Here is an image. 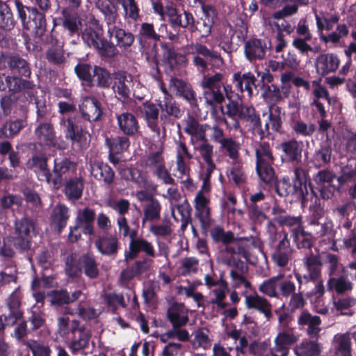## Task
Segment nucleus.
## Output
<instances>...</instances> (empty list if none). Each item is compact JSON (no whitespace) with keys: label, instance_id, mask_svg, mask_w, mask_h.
<instances>
[{"label":"nucleus","instance_id":"f257e3e1","mask_svg":"<svg viewBox=\"0 0 356 356\" xmlns=\"http://www.w3.org/2000/svg\"><path fill=\"white\" fill-rule=\"evenodd\" d=\"M161 47L163 51V65L166 71L174 75H180L185 72L189 63V56H191V65L200 72H204L209 65L218 69L224 65V60L219 52L200 42L184 46L182 53L177 52L172 42H161Z\"/></svg>","mask_w":356,"mask_h":356},{"label":"nucleus","instance_id":"f03ea898","mask_svg":"<svg viewBox=\"0 0 356 356\" xmlns=\"http://www.w3.org/2000/svg\"><path fill=\"white\" fill-rule=\"evenodd\" d=\"M269 245L273 261L280 267L286 266L293 253L289 233L282 230L272 234L269 237Z\"/></svg>","mask_w":356,"mask_h":356},{"label":"nucleus","instance_id":"7ed1b4c3","mask_svg":"<svg viewBox=\"0 0 356 356\" xmlns=\"http://www.w3.org/2000/svg\"><path fill=\"white\" fill-rule=\"evenodd\" d=\"M34 229L32 220L27 218L17 219L14 222V231L5 238V243H11L16 249L27 250L31 247Z\"/></svg>","mask_w":356,"mask_h":356},{"label":"nucleus","instance_id":"20e7f679","mask_svg":"<svg viewBox=\"0 0 356 356\" xmlns=\"http://www.w3.org/2000/svg\"><path fill=\"white\" fill-rule=\"evenodd\" d=\"M16 6L24 28L32 29L36 35H42L46 29L44 15L36 8L24 6L19 2Z\"/></svg>","mask_w":356,"mask_h":356},{"label":"nucleus","instance_id":"39448f33","mask_svg":"<svg viewBox=\"0 0 356 356\" xmlns=\"http://www.w3.org/2000/svg\"><path fill=\"white\" fill-rule=\"evenodd\" d=\"M95 220V212L90 208H84L77 211L76 224L74 227L70 228L68 236L71 242H76L81 237L79 229H82L84 234L92 235L94 234L93 222Z\"/></svg>","mask_w":356,"mask_h":356},{"label":"nucleus","instance_id":"423d86ee","mask_svg":"<svg viewBox=\"0 0 356 356\" xmlns=\"http://www.w3.org/2000/svg\"><path fill=\"white\" fill-rule=\"evenodd\" d=\"M82 38L89 47H92L102 55H108L109 49L113 47L102 38V30L95 22L92 26L86 29L82 34Z\"/></svg>","mask_w":356,"mask_h":356},{"label":"nucleus","instance_id":"0eeeda50","mask_svg":"<svg viewBox=\"0 0 356 356\" xmlns=\"http://www.w3.org/2000/svg\"><path fill=\"white\" fill-rule=\"evenodd\" d=\"M210 199L202 192H197L194 199L195 217L200 223L202 231L207 232L212 225Z\"/></svg>","mask_w":356,"mask_h":356},{"label":"nucleus","instance_id":"6e6552de","mask_svg":"<svg viewBox=\"0 0 356 356\" xmlns=\"http://www.w3.org/2000/svg\"><path fill=\"white\" fill-rule=\"evenodd\" d=\"M277 149L280 151V159L282 163L292 165L301 163L302 147L301 143L296 139L282 142Z\"/></svg>","mask_w":356,"mask_h":356},{"label":"nucleus","instance_id":"1a4fd4ad","mask_svg":"<svg viewBox=\"0 0 356 356\" xmlns=\"http://www.w3.org/2000/svg\"><path fill=\"white\" fill-rule=\"evenodd\" d=\"M159 60H157V65ZM160 70L157 67V82H159V88L161 91L162 97H159L157 99V106H159L161 111V117L164 115L166 117L173 116L179 118L181 116V110L176 105L175 101L173 99L172 95L167 90L165 84L159 80Z\"/></svg>","mask_w":356,"mask_h":356},{"label":"nucleus","instance_id":"9d476101","mask_svg":"<svg viewBox=\"0 0 356 356\" xmlns=\"http://www.w3.org/2000/svg\"><path fill=\"white\" fill-rule=\"evenodd\" d=\"M270 41L267 39L252 38L245 42L244 52L250 62L260 60L266 57L268 50L270 49Z\"/></svg>","mask_w":356,"mask_h":356},{"label":"nucleus","instance_id":"9b49d317","mask_svg":"<svg viewBox=\"0 0 356 356\" xmlns=\"http://www.w3.org/2000/svg\"><path fill=\"white\" fill-rule=\"evenodd\" d=\"M61 125L65 129V136L70 139L73 144H76L80 148L87 147L90 135L78 127L72 119H63Z\"/></svg>","mask_w":356,"mask_h":356},{"label":"nucleus","instance_id":"f8f14e48","mask_svg":"<svg viewBox=\"0 0 356 356\" xmlns=\"http://www.w3.org/2000/svg\"><path fill=\"white\" fill-rule=\"evenodd\" d=\"M339 63L338 56L333 53L321 54L314 60L316 73L321 76L334 72L338 69Z\"/></svg>","mask_w":356,"mask_h":356},{"label":"nucleus","instance_id":"ddd939ff","mask_svg":"<svg viewBox=\"0 0 356 356\" xmlns=\"http://www.w3.org/2000/svg\"><path fill=\"white\" fill-rule=\"evenodd\" d=\"M169 86L176 92V95L187 101L193 107H197V99L196 92L193 90L191 85L181 79L172 76Z\"/></svg>","mask_w":356,"mask_h":356},{"label":"nucleus","instance_id":"4468645a","mask_svg":"<svg viewBox=\"0 0 356 356\" xmlns=\"http://www.w3.org/2000/svg\"><path fill=\"white\" fill-rule=\"evenodd\" d=\"M297 322L301 328L307 326L306 332L311 339H318L321 330V319L318 316L312 315L308 310H304L298 316Z\"/></svg>","mask_w":356,"mask_h":356},{"label":"nucleus","instance_id":"2eb2a0df","mask_svg":"<svg viewBox=\"0 0 356 356\" xmlns=\"http://www.w3.org/2000/svg\"><path fill=\"white\" fill-rule=\"evenodd\" d=\"M245 303L248 309L257 310L264 314L267 321H270L273 317L270 302L257 293L246 296Z\"/></svg>","mask_w":356,"mask_h":356},{"label":"nucleus","instance_id":"dca6fc26","mask_svg":"<svg viewBox=\"0 0 356 356\" xmlns=\"http://www.w3.org/2000/svg\"><path fill=\"white\" fill-rule=\"evenodd\" d=\"M233 83L238 91H247L250 96L253 93V88L259 87V81L250 72L243 74L240 72L234 73Z\"/></svg>","mask_w":356,"mask_h":356},{"label":"nucleus","instance_id":"f3484780","mask_svg":"<svg viewBox=\"0 0 356 356\" xmlns=\"http://www.w3.org/2000/svg\"><path fill=\"white\" fill-rule=\"evenodd\" d=\"M136 195L137 197L142 201H148V203L145 204L143 225L151 230L153 234H156V227L154 225L156 206L152 200V197L147 195V193L143 191L137 192Z\"/></svg>","mask_w":356,"mask_h":356},{"label":"nucleus","instance_id":"a211bd4d","mask_svg":"<svg viewBox=\"0 0 356 356\" xmlns=\"http://www.w3.org/2000/svg\"><path fill=\"white\" fill-rule=\"evenodd\" d=\"M291 237L297 249L312 251L316 240L312 232L306 231L304 227H302L291 229Z\"/></svg>","mask_w":356,"mask_h":356},{"label":"nucleus","instance_id":"6ab92c4d","mask_svg":"<svg viewBox=\"0 0 356 356\" xmlns=\"http://www.w3.org/2000/svg\"><path fill=\"white\" fill-rule=\"evenodd\" d=\"M299 337L293 331V329L282 330L275 339V345L277 351L282 355L288 356L290 346L297 343Z\"/></svg>","mask_w":356,"mask_h":356},{"label":"nucleus","instance_id":"aec40b11","mask_svg":"<svg viewBox=\"0 0 356 356\" xmlns=\"http://www.w3.org/2000/svg\"><path fill=\"white\" fill-rule=\"evenodd\" d=\"M167 317L172 327L181 328L188 322L187 313L184 312V305L181 303H173L167 311Z\"/></svg>","mask_w":356,"mask_h":356},{"label":"nucleus","instance_id":"412c9836","mask_svg":"<svg viewBox=\"0 0 356 356\" xmlns=\"http://www.w3.org/2000/svg\"><path fill=\"white\" fill-rule=\"evenodd\" d=\"M183 123L185 125L184 129L185 133L195 137L197 140H205L207 127H209V124H200L198 120L190 114L183 120Z\"/></svg>","mask_w":356,"mask_h":356},{"label":"nucleus","instance_id":"4be33fe9","mask_svg":"<svg viewBox=\"0 0 356 356\" xmlns=\"http://www.w3.org/2000/svg\"><path fill=\"white\" fill-rule=\"evenodd\" d=\"M47 166V158L44 155L33 156L27 162V167L34 170L40 181L50 184L51 175Z\"/></svg>","mask_w":356,"mask_h":356},{"label":"nucleus","instance_id":"5701e85b","mask_svg":"<svg viewBox=\"0 0 356 356\" xmlns=\"http://www.w3.org/2000/svg\"><path fill=\"white\" fill-rule=\"evenodd\" d=\"M322 350L323 346L317 339H305L293 348L296 356H321Z\"/></svg>","mask_w":356,"mask_h":356},{"label":"nucleus","instance_id":"b1692460","mask_svg":"<svg viewBox=\"0 0 356 356\" xmlns=\"http://www.w3.org/2000/svg\"><path fill=\"white\" fill-rule=\"evenodd\" d=\"M80 111L83 116L89 121H96L102 115L100 104L93 97H85L80 105Z\"/></svg>","mask_w":356,"mask_h":356},{"label":"nucleus","instance_id":"393cba45","mask_svg":"<svg viewBox=\"0 0 356 356\" xmlns=\"http://www.w3.org/2000/svg\"><path fill=\"white\" fill-rule=\"evenodd\" d=\"M35 134L38 143L42 145L55 146L56 138L50 123H40L35 129Z\"/></svg>","mask_w":356,"mask_h":356},{"label":"nucleus","instance_id":"a878e982","mask_svg":"<svg viewBox=\"0 0 356 356\" xmlns=\"http://www.w3.org/2000/svg\"><path fill=\"white\" fill-rule=\"evenodd\" d=\"M332 154V142L329 139L320 143L319 147L316 149L312 161L318 167L324 166L331 162Z\"/></svg>","mask_w":356,"mask_h":356},{"label":"nucleus","instance_id":"bb28decb","mask_svg":"<svg viewBox=\"0 0 356 356\" xmlns=\"http://www.w3.org/2000/svg\"><path fill=\"white\" fill-rule=\"evenodd\" d=\"M226 96L229 102L226 105L225 114L230 118V121L225 120V123L228 129L237 130L240 128V123L236 117L238 116L241 108L243 105L239 104L237 101L232 100V96L227 92H226Z\"/></svg>","mask_w":356,"mask_h":356},{"label":"nucleus","instance_id":"cd10ccee","mask_svg":"<svg viewBox=\"0 0 356 356\" xmlns=\"http://www.w3.org/2000/svg\"><path fill=\"white\" fill-rule=\"evenodd\" d=\"M55 286L54 278L52 277H43L42 279H35L32 283L33 296L38 303L42 305L46 289Z\"/></svg>","mask_w":356,"mask_h":356},{"label":"nucleus","instance_id":"c85d7f7f","mask_svg":"<svg viewBox=\"0 0 356 356\" xmlns=\"http://www.w3.org/2000/svg\"><path fill=\"white\" fill-rule=\"evenodd\" d=\"M76 170V164L67 159L55 160L54 168V177H51V183L54 186H57L60 183L62 177Z\"/></svg>","mask_w":356,"mask_h":356},{"label":"nucleus","instance_id":"c756f323","mask_svg":"<svg viewBox=\"0 0 356 356\" xmlns=\"http://www.w3.org/2000/svg\"><path fill=\"white\" fill-rule=\"evenodd\" d=\"M120 129L126 135L133 136L138 131V123L136 117L130 113H122L117 116Z\"/></svg>","mask_w":356,"mask_h":356},{"label":"nucleus","instance_id":"7c9ffc66","mask_svg":"<svg viewBox=\"0 0 356 356\" xmlns=\"http://www.w3.org/2000/svg\"><path fill=\"white\" fill-rule=\"evenodd\" d=\"M90 173L96 179L105 183H111L114 177L112 169L106 163L95 161H90Z\"/></svg>","mask_w":356,"mask_h":356},{"label":"nucleus","instance_id":"2f4dec72","mask_svg":"<svg viewBox=\"0 0 356 356\" xmlns=\"http://www.w3.org/2000/svg\"><path fill=\"white\" fill-rule=\"evenodd\" d=\"M79 330L77 321L70 319L67 316H61L58 318V334L66 339H70V334H74Z\"/></svg>","mask_w":356,"mask_h":356},{"label":"nucleus","instance_id":"473e14b6","mask_svg":"<svg viewBox=\"0 0 356 356\" xmlns=\"http://www.w3.org/2000/svg\"><path fill=\"white\" fill-rule=\"evenodd\" d=\"M302 261L307 273H310L311 277L316 275L321 277L323 264L318 254H314L310 251L305 254Z\"/></svg>","mask_w":356,"mask_h":356},{"label":"nucleus","instance_id":"72a5a7b5","mask_svg":"<svg viewBox=\"0 0 356 356\" xmlns=\"http://www.w3.org/2000/svg\"><path fill=\"white\" fill-rule=\"evenodd\" d=\"M108 33L111 40L115 38L117 44L120 47H129L133 43L134 38L132 34L126 33L123 29L114 25V23L108 24Z\"/></svg>","mask_w":356,"mask_h":356},{"label":"nucleus","instance_id":"f704fd0d","mask_svg":"<svg viewBox=\"0 0 356 356\" xmlns=\"http://www.w3.org/2000/svg\"><path fill=\"white\" fill-rule=\"evenodd\" d=\"M327 286L329 291L334 289L337 294H343L351 291L353 284L348 279V275H341L339 277H330Z\"/></svg>","mask_w":356,"mask_h":356},{"label":"nucleus","instance_id":"c9c22d12","mask_svg":"<svg viewBox=\"0 0 356 356\" xmlns=\"http://www.w3.org/2000/svg\"><path fill=\"white\" fill-rule=\"evenodd\" d=\"M69 218L68 208L64 204H57L51 215V224L60 232L67 224Z\"/></svg>","mask_w":356,"mask_h":356},{"label":"nucleus","instance_id":"e433bc0d","mask_svg":"<svg viewBox=\"0 0 356 356\" xmlns=\"http://www.w3.org/2000/svg\"><path fill=\"white\" fill-rule=\"evenodd\" d=\"M95 244L98 251L103 254L113 255L118 251V239L113 236L99 237Z\"/></svg>","mask_w":356,"mask_h":356},{"label":"nucleus","instance_id":"4c0bfd02","mask_svg":"<svg viewBox=\"0 0 356 356\" xmlns=\"http://www.w3.org/2000/svg\"><path fill=\"white\" fill-rule=\"evenodd\" d=\"M131 76L126 73L118 74L113 86L114 92L120 98L128 97L130 94Z\"/></svg>","mask_w":356,"mask_h":356},{"label":"nucleus","instance_id":"58836bf2","mask_svg":"<svg viewBox=\"0 0 356 356\" xmlns=\"http://www.w3.org/2000/svg\"><path fill=\"white\" fill-rule=\"evenodd\" d=\"M256 165L274 163L275 158L268 142H261L255 148Z\"/></svg>","mask_w":356,"mask_h":356},{"label":"nucleus","instance_id":"ea45409f","mask_svg":"<svg viewBox=\"0 0 356 356\" xmlns=\"http://www.w3.org/2000/svg\"><path fill=\"white\" fill-rule=\"evenodd\" d=\"M351 339L348 334H343L335 337L334 353L335 356H352Z\"/></svg>","mask_w":356,"mask_h":356},{"label":"nucleus","instance_id":"a19ab883","mask_svg":"<svg viewBox=\"0 0 356 356\" xmlns=\"http://www.w3.org/2000/svg\"><path fill=\"white\" fill-rule=\"evenodd\" d=\"M202 143L196 147L203 161L207 164L206 169H216V166L213 161V145L209 143L207 136L205 140H198Z\"/></svg>","mask_w":356,"mask_h":356},{"label":"nucleus","instance_id":"79ce46f5","mask_svg":"<svg viewBox=\"0 0 356 356\" xmlns=\"http://www.w3.org/2000/svg\"><path fill=\"white\" fill-rule=\"evenodd\" d=\"M83 184L81 179L74 178L67 181L65 185L64 193L69 200L74 201L82 195Z\"/></svg>","mask_w":356,"mask_h":356},{"label":"nucleus","instance_id":"37998d69","mask_svg":"<svg viewBox=\"0 0 356 356\" xmlns=\"http://www.w3.org/2000/svg\"><path fill=\"white\" fill-rule=\"evenodd\" d=\"M210 236L215 243L227 245L236 240L234 234L231 231L225 232L220 225H216L210 229Z\"/></svg>","mask_w":356,"mask_h":356},{"label":"nucleus","instance_id":"c03bdc74","mask_svg":"<svg viewBox=\"0 0 356 356\" xmlns=\"http://www.w3.org/2000/svg\"><path fill=\"white\" fill-rule=\"evenodd\" d=\"M26 125L23 120L7 121L0 128V138H10L16 136Z\"/></svg>","mask_w":356,"mask_h":356},{"label":"nucleus","instance_id":"a18cd8bd","mask_svg":"<svg viewBox=\"0 0 356 356\" xmlns=\"http://www.w3.org/2000/svg\"><path fill=\"white\" fill-rule=\"evenodd\" d=\"M235 31L231 25L220 33L218 38V47L225 53L232 54L235 51V47L232 42Z\"/></svg>","mask_w":356,"mask_h":356},{"label":"nucleus","instance_id":"49530a36","mask_svg":"<svg viewBox=\"0 0 356 356\" xmlns=\"http://www.w3.org/2000/svg\"><path fill=\"white\" fill-rule=\"evenodd\" d=\"M284 277V275L279 274L264 281L259 286V291L270 298H279V293L277 291L278 282Z\"/></svg>","mask_w":356,"mask_h":356},{"label":"nucleus","instance_id":"de8ad7c7","mask_svg":"<svg viewBox=\"0 0 356 356\" xmlns=\"http://www.w3.org/2000/svg\"><path fill=\"white\" fill-rule=\"evenodd\" d=\"M130 252L126 256L127 259H134L138 252L143 251L145 252L148 255L153 256L154 255V248L147 241L143 239H136L134 240L132 238L130 243Z\"/></svg>","mask_w":356,"mask_h":356},{"label":"nucleus","instance_id":"09e8293b","mask_svg":"<svg viewBox=\"0 0 356 356\" xmlns=\"http://www.w3.org/2000/svg\"><path fill=\"white\" fill-rule=\"evenodd\" d=\"M96 6L104 15L108 24L115 22L118 13L116 8L111 1L98 0Z\"/></svg>","mask_w":356,"mask_h":356},{"label":"nucleus","instance_id":"8fccbe9b","mask_svg":"<svg viewBox=\"0 0 356 356\" xmlns=\"http://www.w3.org/2000/svg\"><path fill=\"white\" fill-rule=\"evenodd\" d=\"M227 177L236 185L244 184L246 181V175L243 168V163L238 161H233L227 172Z\"/></svg>","mask_w":356,"mask_h":356},{"label":"nucleus","instance_id":"3c124183","mask_svg":"<svg viewBox=\"0 0 356 356\" xmlns=\"http://www.w3.org/2000/svg\"><path fill=\"white\" fill-rule=\"evenodd\" d=\"M273 163L256 165V172L260 179L266 184H272L276 179Z\"/></svg>","mask_w":356,"mask_h":356},{"label":"nucleus","instance_id":"603ef678","mask_svg":"<svg viewBox=\"0 0 356 356\" xmlns=\"http://www.w3.org/2000/svg\"><path fill=\"white\" fill-rule=\"evenodd\" d=\"M291 129L297 136L309 137L314 134L316 127L313 122L306 123L302 120H298L293 122Z\"/></svg>","mask_w":356,"mask_h":356},{"label":"nucleus","instance_id":"864d4df0","mask_svg":"<svg viewBox=\"0 0 356 356\" xmlns=\"http://www.w3.org/2000/svg\"><path fill=\"white\" fill-rule=\"evenodd\" d=\"M219 150L226 152L227 155L233 161L237 160L239 156V144L232 138H225L220 143Z\"/></svg>","mask_w":356,"mask_h":356},{"label":"nucleus","instance_id":"5fc2aeb1","mask_svg":"<svg viewBox=\"0 0 356 356\" xmlns=\"http://www.w3.org/2000/svg\"><path fill=\"white\" fill-rule=\"evenodd\" d=\"M213 24L209 21L200 18L197 21L194 19V22L191 26V32L194 33L198 38H207L211 33Z\"/></svg>","mask_w":356,"mask_h":356},{"label":"nucleus","instance_id":"6e6d98bb","mask_svg":"<svg viewBox=\"0 0 356 356\" xmlns=\"http://www.w3.org/2000/svg\"><path fill=\"white\" fill-rule=\"evenodd\" d=\"M79 265L83 270L86 276L90 278H95L98 275V268L92 255L86 254L81 257L79 261Z\"/></svg>","mask_w":356,"mask_h":356},{"label":"nucleus","instance_id":"4d7b16f0","mask_svg":"<svg viewBox=\"0 0 356 356\" xmlns=\"http://www.w3.org/2000/svg\"><path fill=\"white\" fill-rule=\"evenodd\" d=\"M348 33L349 29L348 26L345 24H341L337 25L336 31H333L327 35H324L322 34L320 35V39L321 41L325 43L331 42L334 44H336L340 41L341 38L348 36Z\"/></svg>","mask_w":356,"mask_h":356},{"label":"nucleus","instance_id":"13d9d810","mask_svg":"<svg viewBox=\"0 0 356 356\" xmlns=\"http://www.w3.org/2000/svg\"><path fill=\"white\" fill-rule=\"evenodd\" d=\"M315 19L318 31L321 33V35L323 30L330 31L333 29L334 25L339 21V16L337 14H334L328 17L326 16L321 17L316 14Z\"/></svg>","mask_w":356,"mask_h":356},{"label":"nucleus","instance_id":"bf43d9fd","mask_svg":"<svg viewBox=\"0 0 356 356\" xmlns=\"http://www.w3.org/2000/svg\"><path fill=\"white\" fill-rule=\"evenodd\" d=\"M356 178V163H348L341 167V175L337 177L340 186H343L348 182L354 181Z\"/></svg>","mask_w":356,"mask_h":356},{"label":"nucleus","instance_id":"052dcab7","mask_svg":"<svg viewBox=\"0 0 356 356\" xmlns=\"http://www.w3.org/2000/svg\"><path fill=\"white\" fill-rule=\"evenodd\" d=\"M8 64L12 69H17L19 73L25 77H29L31 74V70L27 62L17 56H10Z\"/></svg>","mask_w":356,"mask_h":356},{"label":"nucleus","instance_id":"680f3d73","mask_svg":"<svg viewBox=\"0 0 356 356\" xmlns=\"http://www.w3.org/2000/svg\"><path fill=\"white\" fill-rule=\"evenodd\" d=\"M203 97L205 102L212 107L222 104L225 100L221 88L204 90Z\"/></svg>","mask_w":356,"mask_h":356},{"label":"nucleus","instance_id":"e2e57ef3","mask_svg":"<svg viewBox=\"0 0 356 356\" xmlns=\"http://www.w3.org/2000/svg\"><path fill=\"white\" fill-rule=\"evenodd\" d=\"M0 26L5 29H11L14 26V19L8 5L0 1Z\"/></svg>","mask_w":356,"mask_h":356},{"label":"nucleus","instance_id":"0e129e2a","mask_svg":"<svg viewBox=\"0 0 356 356\" xmlns=\"http://www.w3.org/2000/svg\"><path fill=\"white\" fill-rule=\"evenodd\" d=\"M273 184H275V192L280 197L293 195L292 184L289 177H284L279 180L276 179Z\"/></svg>","mask_w":356,"mask_h":356},{"label":"nucleus","instance_id":"69168bd1","mask_svg":"<svg viewBox=\"0 0 356 356\" xmlns=\"http://www.w3.org/2000/svg\"><path fill=\"white\" fill-rule=\"evenodd\" d=\"M285 304H282V307L275 310V313L278 315V323L281 330H290L293 329L291 325L293 321V312L285 311L284 309Z\"/></svg>","mask_w":356,"mask_h":356},{"label":"nucleus","instance_id":"338daca9","mask_svg":"<svg viewBox=\"0 0 356 356\" xmlns=\"http://www.w3.org/2000/svg\"><path fill=\"white\" fill-rule=\"evenodd\" d=\"M74 334L75 338L71 343L72 351H78L88 346L90 339L88 332L79 329Z\"/></svg>","mask_w":356,"mask_h":356},{"label":"nucleus","instance_id":"774afa93","mask_svg":"<svg viewBox=\"0 0 356 356\" xmlns=\"http://www.w3.org/2000/svg\"><path fill=\"white\" fill-rule=\"evenodd\" d=\"M26 346L31 350L33 356H50L51 353L47 345L38 341H27Z\"/></svg>","mask_w":356,"mask_h":356}]
</instances>
